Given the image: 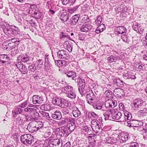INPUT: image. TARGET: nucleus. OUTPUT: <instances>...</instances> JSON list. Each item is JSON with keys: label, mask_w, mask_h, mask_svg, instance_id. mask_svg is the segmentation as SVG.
<instances>
[{"label": "nucleus", "mask_w": 147, "mask_h": 147, "mask_svg": "<svg viewBox=\"0 0 147 147\" xmlns=\"http://www.w3.org/2000/svg\"><path fill=\"white\" fill-rule=\"evenodd\" d=\"M74 80L76 83H78V85L82 84V85H85V81L84 79H81L80 77H78L77 78H75Z\"/></svg>", "instance_id": "obj_48"}, {"label": "nucleus", "mask_w": 147, "mask_h": 147, "mask_svg": "<svg viewBox=\"0 0 147 147\" xmlns=\"http://www.w3.org/2000/svg\"><path fill=\"white\" fill-rule=\"evenodd\" d=\"M44 67L45 71L47 72L53 73L55 71L54 68L51 63L49 64H45Z\"/></svg>", "instance_id": "obj_33"}, {"label": "nucleus", "mask_w": 147, "mask_h": 147, "mask_svg": "<svg viewBox=\"0 0 147 147\" xmlns=\"http://www.w3.org/2000/svg\"><path fill=\"white\" fill-rule=\"evenodd\" d=\"M115 53L117 54V55L115 54V55H111L107 58L109 62L112 63L115 62L118 59H121V57L119 55V54L118 52H115Z\"/></svg>", "instance_id": "obj_23"}, {"label": "nucleus", "mask_w": 147, "mask_h": 147, "mask_svg": "<svg viewBox=\"0 0 147 147\" xmlns=\"http://www.w3.org/2000/svg\"><path fill=\"white\" fill-rule=\"evenodd\" d=\"M73 116L76 117H77L81 115V113L78 109L76 107L73 108L72 112Z\"/></svg>", "instance_id": "obj_40"}, {"label": "nucleus", "mask_w": 147, "mask_h": 147, "mask_svg": "<svg viewBox=\"0 0 147 147\" xmlns=\"http://www.w3.org/2000/svg\"><path fill=\"white\" fill-rule=\"evenodd\" d=\"M81 31L83 32H88L90 31L91 32L94 31L93 26L90 24L82 25L80 28Z\"/></svg>", "instance_id": "obj_20"}, {"label": "nucleus", "mask_w": 147, "mask_h": 147, "mask_svg": "<svg viewBox=\"0 0 147 147\" xmlns=\"http://www.w3.org/2000/svg\"><path fill=\"white\" fill-rule=\"evenodd\" d=\"M142 103L143 101L141 99H135L132 103V108L134 110H137L142 106Z\"/></svg>", "instance_id": "obj_13"}, {"label": "nucleus", "mask_w": 147, "mask_h": 147, "mask_svg": "<svg viewBox=\"0 0 147 147\" xmlns=\"http://www.w3.org/2000/svg\"><path fill=\"white\" fill-rule=\"evenodd\" d=\"M45 39L49 46L55 45L56 44V39L54 37L47 36L45 37Z\"/></svg>", "instance_id": "obj_22"}, {"label": "nucleus", "mask_w": 147, "mask_h": 147, "mask_svg": "<svg viewBox=\"0 0 147 147\" xmlns=\"http://www.w3.org/2000/svg\"><path fill=\"white\" fill-rule=\"evenodd\" d=\"M114 84L119 87L122 88L124 86V82L123 81L121 80L119 78L114 79L113 81Z\"/></svg>", "instance_id": "obj_29"}, {"label": "nucleus", "mask_w": 147, "mask_h": 147, "mask_svg": "<svg viewBox=\"0 0 147 147\" xmlns=\"http://www.w3.org/2000/svg\"><path fill=\"white\" fill-rule=\"evenodd\" d=\"M10 41L12 43H14V44L16 45V46H18L19 44V42L21 41L20 39L17 37L12 38L6 40V42H8Z\"/></svg>", "instance_id": "obj_42"}, {"label": "nucleus", "mask_w": 147, "mask_h": 147, "mask_svg": "<svg viewBox=\"0 0 147 147\" xmlns=\"http://www.w3.org/2000/svg\"><path fill=\"white\" fill-rule=\"evenodd\" d=\"M40 125H36L34 127H31L29 128V131L31 133H36V132L40 128H41L43 127V125L42 124H41V123H42L41 122H39Z\"/></svg>", "instance_id": "obj_26"}, {"label": "nucleus", "mask_w": 147, "mask_h": 147, "mask_svg": "<svg viewBox=\"0 0 147 147\" xmlns=\"http://www.w3.org/2000/svg\"><path fill=\"white\" fill-rule=\"evenodd\" d=\"M123 78L125 79H134L136 78L134 74L131 71H128L126 73H125L123 75Z\"/></svg>", "instance_id": "obj_30"}, {"label": "nucleus", "mask_w": 147, "mask_h": 147, "mask_svg": "<svg viewBox=\"0 0 147 147\" xmlns=\"http://www.w3.org/2000/svg\"><path fill=\"white\" fill-rule=\"evenodd\" d=\"M11 29L12 30L11 34H13L15 36H17V35H20L21 32L20 30L19 29V28L15 26L11 25Z\"/></svg>", "instance_id": "obj_28"}, {"label": "nucleus", "mask_w": 147, "mask_h": 147, "mask_svg": "<svg viewBox=\"0 0 147 147\" xmlns=\"http://www.w3.org/2000/svg\"><path fill=\"white\" fill-rule=\"evenodd\" d=\"M147 113V109L144 108L142 110H140L138 112V114L140 117H141L145 116Z\"/></svg>", "instance_id": "obj_53"}, {"label": "nucleus", "mask_w": 147, "mask_h": 147, "mask_svg": "<svg viewBox=\"0 0 147 147\" xmlns=\"http://www.w3.org/2000/svg\"><path fill=\"white\" fill-rule=\"evenodd\" d=\"M57 55L58 58L61 59L68 60L70 57L68 52L63 49L59 50L57 53Z\"/></svg>", "instance_id": "obj_6"}, {"label": "nucleus", "mask_w": 147, "mask_h": 147, "mask_svg": "<svg viewBox=\"0 0 147 147\" xmlns=\"http://www.w3.org/2000/svg\"><path fill=\"white\" fill-rule=\"evenodd\" d=\"M26 118V120L27 121H34L37 120L38 117H34L32 115H29L28 114H26L24 115Z\"/></svg>", "instance_id": "obj_39"}, {"label": "nucleus", "mask_w": 147, "mask_h": 147, "mask_svg": "<svg viewBox=\"0 0 147 147\" xmlns=\"http://www.w3.org/2000/svg\"><path fill=\"white\" fill-rule=\"evenodd\" d=\"M80 5H76L73 7L69 9H68V11L70 13H73L78 9V8L79 7Z\"/></svg>", "instance_id": "obj_60"}, {"label": "nucleus", "mask_w": 147, "mask_h": 147, "mask_svg": "<svg viewBox=\"0 0 147 147\" xmlns=\"http://www.w3.org/2000/svg\"><path fill=\"white\" fill-rule=\"evenodd\" d=\"M114 92H118V93L116 95H117V96L120 97V98H122L125 96V93L123 89L115 90Z\"/></svg>", "instance_id": "obj_50"}, {"label": "nucleus", "mask_w": 147, "mask_h": 147, "mask_svg": "<svg viewBox=\"0 0 147 147\" xmlns=\"http://www.w3.org/2000/svg\"><path fill=\"white\" fill-rule=\"evenodd\" d=\"M49 144V147H61L62 146V141L59 138H55L51 141Z\"/></svg>", "instance_id": "obj_9"}, {"label": "nucleus", "mask_w": 147, "mask_h": 147, "mask_svg": "<svg viewBox=\"0 0 147 147\" xmlns=\"http://www.w3.org/2000/svg\"><path fill=\"white\" fill-rule=\"evenodd\" d=\"M89 118L93 120H98L97 119H98V115L94 112L91 111L89 112L88 114Z\"/></svg>", "instance_id": "obj_41"}, {"label": "nucleus", "mask_w": 147, "mask_h": 147, "mask_svg": "<svg viewBox=\"0 0 147 147\" xmlns=\"http://www.w3.org/2000/svg\"><path fill=\"white\" fill-rule=\"evenodd\" d=\"M124 119L125 120H128L130 121L132 119V116L131 114L127 111L125 112L124 111Z\"/></svg>", "instance_id": "obj_46"}, {"label": "nucleus", "mask_w": 147, "mask_h": 147, "mask_svg": "<svg viewBox=\"0 0 147 147\" xmlns=\"http://www.w3.org/2000/svg\"><path fill=\"white\" fill-rule=\"evenodd\" d=\"M60 97H55L53 98L52 100L53 103L55 105L59 106L60 105V102L61 100Z\"/></svg>", "instance_id": "obj_47"}, {"label": "nucleus", "mask_w": 147, "mask_h": 147, "mask_svg": "<svg viewBox=\"0 0 147 147\" xmlns=\"http://www.w3.org/2000/svg\"><path fill=\"white\" fill-rule=\"evenodd\" d=\"M121 38L126 43L129 44L130 41L128 36L125 34H122L121 36Z\"/></svg>", "instance_id": "obj_51"}, {"label": "nucleus", "mask_w": 147, "mask_h": 147, "mask_svg": "<svg viewBox=\"0 0 147 147\" xmlns=\"http://www.w3.org/2000/svg\"><path fill=\"white\" fill-rule=\"evenodd\" d=\"M66 96L71 99H74L76 96V94L74 90L70 92L65 93Z\"/></svg>", "instance_id": "obj_44"}, {"label": "nucleus", "mask_w": 147, "mask_h": 147, "mask_svg": "<svg viewBox=\"0 0 147 147\" xmlns=\"http://www.w3.org/2000/svg\"><path fill=\"white\" fill-rule=\"evenodd\" d=\"M64 89L66 93H68L74 90L73 88L70 86L67 85L64 87Z\"/></svg>", "instance_id": "obj_56"}, {"label": "nucleus", "mask_w": 147, "mask_h": 147, "mask_svg": "<svg viewBox=\"0 0 147 147\" xmlns=\"http://www.w3.org/2000/svg\"><path fill=\"white\" fill-rule=\"evenodd\" d=\"M37 65L34 63L31 64L28 67L29 70L31 72H34L37 69Z\"/></svg>", "instance_id": "obj_54"}, {"label": "nucleus", "mask_w": 147, "mask_h": 147, "mask_svg": "<svg viewBox=\"0 0 147 147\" xmlns=\"http://www.w3.org/2000/svg\"><path fill=\"white\" fill-rule=\"evenodd\" d=\"M30 60V57L28 53H22L18 57L17 62L26 63L29 61Z\"/></svg>", "instance_id": "obj_7"}, {"label": "nucleus", "mask_w": 147, "mask_h": 147, "mask_svg": "<svg viewBox=\"0 0 147 147\" xmlns=\"http://www.w3.org/2000/svg\"><path fill=\"white\" fill-rule=\"evenodd\" d=\"M117 104V101L115 100H108L106 101L105 106L107 108H113Z\"/></svg>", "instance_id": "obj_14"}, {"label": "nucleus", "mask_w": 147, "mask_h": 147, "mask_svg": "<svg viewBox=\"0 0 147 147\" xmlns=\"http://www.w3.org/2000/svg\"><path fill=\"white\" fill-rule=\"evenodd\" d=\"M14 43H12L10 41L9 42H4L3 44L2 48L4 51H10L16 47H17Z\"/></svg>", "instance_id": "obj_8"}, {"label": "nucleus", "mask_w": 147, "mask_h": 147, "mask_svg": "<svg viewBox=\"0 0 147 147\" xmlns=\"http://www.w3.org/2000/svg\"><path fill=\"white\" fill-rule=\"evenodd\" d=\"M127 126L129 127H140L143 125L142 120H134L132 119L127 122Z\"/></svg>", "instance_id": "obj_3"}, {"label": "nucleus", "mask_w": 147, "mask_h": 147, "mask_svg": "<svg viewBox=\"0 0 147 147\" xmlns=\"http://www.w3.org/2000/svg\"><path fill=\"white\" fill-rule=\"evenodd\" d=\"M36 110L35 109L28 107L24 109V111L25 112L28 113L30 114L34 113V115H36V116H38L39 114L36 112Z\"/></svg>", "instance_id": "obj_36"}, {"label": "nucleus", "mask_w": 147, "mask_h": 147, "mask_svg": "<svg viewBox=\"0 0 147 147\" xmlns=\"http://www.w3.org/2000/svg\"><path fill=\"white\" fill-rule=\"evenodd\" d=\"M106 142L107 143L112 145H118L120 143L118 138L113 137H108L106 138Z\"/></svg>", "instance_id": "obj_12"}, {"label": "nucleus", "mask_w": 147, "mask_h": 147, "mask_svg": "<svg viewBox=\"0 0 147 147\" xmlns=\"http://www.w3.org/2000/svg\"><path fill=\"white\" fill-rule=\"evenodd\" d=\"M60 103V105L59 107L63 108L67 107L69 105V103L67 100L62 98Z\"/></svg>", "instance_id": "obj_38"}, {"label": "nucleus", "mask_w": 147, "mask_h": 147, "mask_svg": "<svg viewBox=\"0 0 147 147\" xmlns=\"http://www.w3.org/2000/svg\"><path fill=\"white\" fill-rule=\"evenodd\" d=\"M112 116V119L118 120L121 119L122 114L120 112H115L114 109V112H113V114Z\"/></svg>", "instance_id": "obj_32"}, {"label": "nucleus", "mask_w": 147, "mask_h": 147, "mask_svg": "<svg viewBox=\"0 0 147 147\" xmlns=\"http://www.w3.org/2000/svg\"><path fill=\"white\" fill-rule=\"evenodd\" d=\"M10 60L9 57L7 55L2 54L0 55V62L2 63H5Z\"/></svg>", "instance_id": "obj_34"}, {"label": "nucleus", "mask_w": 147, "mask_h": 147, "mask_svg": "<svg viewBox=\"0 0 147 147\" xmlns=\"http://www.w3.org/2000/svg\"><path fill=\"white\" fill-rule=\"evenodd\" d=\"M102 121V119L101 117H99L98 120H92L91 127L93 131L96 134L100 133L101 130L102 129L103 125Z\"/></svg>", "instance_id": "obj_1"}, {"label": "nucleus", "mask_w": 147, "mask_h": 147, "mask_svg": "<svg viewBox=\"0 0 147 147\" xmlns=\"http://www.w3.org/2000/svg\"><path fill=\"white\" fill-rule=\"evenodd\" d=\"M13 65L17 67L23 74H27L28 70L27 67L21 62H15L13 63Z\"/></svg>", "instance_id": "obj_4"}, {"label": "nucleus", "mask_w": 147, "mask_h": 147, "mask_svg": "<svg viewBox=\"0 0 147 147\" xmlns=\"http://www.w3.org/2000/svg\"><path fill=\"white\" fill-rule=\"evenodd\" d=\"M115 32H117V34H126L127 29L126 28L123 26L118 27L115 29Z\"/></svg>", "instance_id": "obj_24"}, {"label": "nucleus", "mask_w": 147, "mask_h": 147, "mask_svg": "<svg viewBox=\"0 0 147 147\" xmlns=\"http://www.w3.org/2000/svg\"><path fill=\"white\" fill-rule=\"evenodd\" d=\"M140 25L138 23L135 22L132 26V28L134 30L136 31H139V28L140 27Z\"/></svg>", "instance_id": "obj_64"}, {"label": "nucleus", "mask_w": 147, "mask_h": 147, "mask_svg": "<svg viewBox=\"0 0 147 147\" xmlns=\"http://www.w3.org/2000/svg\"><path fill=\"white\" fill-rule=\"evenodd\" d=\"M21 141L24 144L28 146L34 142V137L30 134H25L21 137Z\"/></svg>", "instance_id": "obj_2"}, {"label": "nucleus", "mask_w": 147, "mask_h": 147, "mask_svg": "<svg viewBox=\"0 0 147 147\" xmlns=\"http://www.w3.org/2000/svg\"><path fill=\"white\" fill-rule=\"evenodd\" d=\"M40 108L41 110L45 111H48L51 109V105L48 103L42 104Z\"/></svg>", "instance_id": "obj_43"}, {"label": "nucleus", "mask_w": 147, "mask_h": 147, "mask_svg": "<svg viewBox=\"0 0 147 147\" xmlns=\"http://www.w3.org/2000/svg\"><path fill=\"white\" fill-rule=\"evenodd\" d=\"M22 26L24 27V29L28 28L30 27L29 23L27 20H24L23 23L22 24Z\"/></svg>", "instance_id": "obj_59"}, {"label": "nucleus", "mask_w": 147, "mask_h": 147, "mask_svg": "<svg viewBox=\"0 0 147 147\" xmlns=\"http://www.w3.org/2000/svg\"><path fill=\"white\" fill-rule=\"evenodd\" d=\"M53 131L52 129L49 128L47 129L44 132V136L45 138L49 137L50 139L52 138V136L53 135Z\"/></svg>", "instance_id": "obj_25"}, {"label": "nucleus", "mask_w": 147, "mask_h": 147, "mask_svg": "<svg viewBox=\"0 0 147 147\" xmlns=\"http://www.w3.org/2000/svg\"><path fill=\"white\" fill-rule=\"evenodd\" d=\"M81 129L83 131L86 133L90 132L91 131L90 127L86 125L82 126Z\"/></svg>", "instance_id": "obj_63"}, {"label": "nucleus", "mask_w": 147, "mask_h": 147, "mask_svg": "<svg viewBox=\"0 0 147 147\" xmlns=\"http://www.w3.org/2000/svg\"><path fill=\"white\" fill-rule=\"evenodd\" d=\"M90 89L85 87V85H82L81 86H78V91L82 96H86Z\"/></svg>", "instance_id": "obj_10"}, {"label": "nucleus", "mask_w": 147, "mask_h": 147, "mask_svg": "<svg viewBox=\"0 0 147 147\" xmlns=\"http://www.w3.org/2000/svg\"><path fill=\"white\" fill-rule=\"evenodd\" d=\"M65 120L67 122L72 123L73 124L75 123V119L72 117V116L71 115L70 116H69L68 117H67L65 119Z\"/></svg>", "instance_id": "obj_58"}, {"label": "nucleus", "mask_w": 147, "mask_h": 147, "mask_svg": "<svg viewBox=\"0 0 147 147\" xmlns=\"http://www.w3.org/2000/svg\"><path fill=\"white\" fill-rule=\"evenodd\" d=\"M63 73L69 79L74 80L76 77V74L75 72L72 71H63Z\"/></svg>", "instance_id": "obj_15"}, {"label": "nucleus", "mask_w": 147, "mask_h": 147, "mask_svg": "<svg viewBox=\"0 0 147 147\" xmlns=\"http://www.w3.org/2000/svg\"><path fill=\"white\" fill-rule=\"evenodd\" d=\"M90 103V105H92L93 108L96 110L102 109L104 110L105 109L104 103L100 100H98L96 101H93Z\"/></svg>", "instance_id": "obj_5"}, {"label": "nucleus", "mask_w": 147, "mask_h": 147, "mask_svg": "<svg viewBox=\"0 0 147 147\" xmlns=\"http://www.w3.org/2000/svg\"><path fill=\"white\" fill-rule=\"evenodd\" d=\"M23 111V110L18 105L12 111L13 116L16 118L19 114H22Z\"/></svg>", "instance_id": "obj_18"}, {"label": "nucleus", "mask_w": 147, "mask_h": 147, "mask_svg": "<svg viewBox=\"0 0 147 147\" xmlns=\"http://www.w3.org/2000/svg\"><path fill=\"white\" fill-rule=\"evenodd\" d=\"M79 18V16L78 15H75L73 16L70 20V24L71 25L73 26L75 25L78 22Z\"/></svg>", "instance_id": "obj_35"}, {"label": "nucleus", "mask_w": 147, "mask_h": 147, "mask_svg": "<svg viewBox=\"0 0 147 147\" xmlns=\"http://www.w3.org/2000/svg\"><path fill=\"white\" fill-rule=\"evenodd\" d=\"M69 14L66 12H63L59 16L60 20L63 22L67 21L69 19Z\"/></svg>", "instance_id": "obj_37"}, {"label": "nucleus", "mask_w": 147, "mask_h": 147, "mask_svg": "<svg viewBox=\"0 0 147 147\" xmlns=\"http://www.w3.org/2000/svg\"><path fill=\"white\" fill-rule=\"evenodd\" d=\"M32 15H34L33 16L36 18H39L42 16L41 13L38 10L36 11L33 12Z\"/></svg>", "instance_id": "obj_55"}, {"label": "nucleus", "mask_w": 147, "mask_h": 147, "mask_svg": "<svg viewBox=\"0 0 147 147\" xmlns=\"http://www.w3.org/2000/svg\"><path fill=\"white\" fill-rule=\"evenodd\" d=\"M114 111V109H111L109 110L105 111V112L103 114L105 120H112V115Z\"/></svg>", "instance_id": "obj_16"}, {"label": "nucleus", "mask_w": 147, "mask_h": 147, "mask_svg": "<svg viewBox=\"0 0 147 147\" xmlns=\"http://www.w3.org/2000/svg\"><path fill=\"white\" fill-rule=\"evenodd\" d=\"M102 21V16H98L96 19L95 20L94 22L95 24L98 25H100Z\"/></svg>", "instance_id": "obj_61"}, {"label": "nucleus", "mask_w": 147, "mask_h": 147, "mask_svg": "<svg viewBox=\"0 0 147 147\" xmlns=\"http://www.w3.org/2000/svg\"><path fill=\"white\" fill-rule=\"evenodd\" d=\"M68 125L65 127H63L61 129V131L60 132L58 133L60 135L61 137L63 136H65L67 137L70 134V132L68 128Z\"/></svg>", "instance_id": "obj_19"}, {"label": "nucleus", "mask_w": 147, "mask_h": 147, "mask_svg": "<svg viewBox=\"0 0 147 147\" xmlns=\"http://www.w3.org/2000/svg\"><path fill=\"white\" fill-rule=\"evenodd\" d=\"M55 65L59 67L62 66L65 64V61L64 60H55Z\"/></svg>", "instance_id": "obj_49"}, {"label": "nucleus", "mask_w": 147, "mask_h": 147, "mask_svg": "<svg viewBox=\"0 0 147 147\" xmlns=\"http://www.w3.org/2000/svg\"><path fill=\"white\" fill-rule=\"evenodd\" d=\"M86 98L88 104L90 103L89 102H93V100L95 98L94 95L93 91L90 89V91H88L87 94H86Z\"/></svg>", "instance_id": "obj_17"}, {"label": "nucleus", "mask_w": 147, "mask_h": 147, "mask_svg": "<svg viewBox=\"0 0 147 147\" xmlns=\"http://www.w3.org/2000/svg\"><path fill=\"white\" fill-rule=\"evenodd\" d=\"M40 113L42 115V116L44 119L46 118L47 119H49L51 118L49 115V113H48L42 111L40 112Z\"/></svg>", "instance_id": "obj_57"}, {"label": "nucleus", "mask_w": 147, "mask_h": 147, "mask_svg": "<svg viewBox=\"0 0 147 147\" xmlns=\"http://www.w3.org/2000/svg\"><path fill=\"white\" fill-rule=\"evenodd\" d=\"M63 46L68 51L71 52L72 51L73 49L72 43L70 41H65L63 43Z\"/></svg>", "instance_id": "obj_27"}, {"label": "nucleus", "mask_w": 147, "mask_h": 147, "mask_svg": "<svg viewBox=\"0 0 147 147\" xmlns=\"http://www.w3.org/2000/svg\"><path fill=\"white\" fill-rule=\"evenodd\" d=\"M38 10V9L36 5L32 4L30 5V11H32L31 12L32 13L33 12L36 11Z\"/></svg>", "instance_id": "obj_62"}, {"label": "nucleus", "mask_w": 147, "mask_h": 147, "mask_svg": "<svg viewBox=\"0 0 147 147\" xmlns=\"http://www.w3.org/2000/svg\"><path fill=\"white\" fill-rule=\"evenodd\" d=\"M51 116L53 119L57 120L60 119L62 118L61 113L59 110L54 112L53 113L51 114Z\"/></svg>", "instance_id": "obj_31"}, {"label": "nucleus", "mask_w": 147, "mask_h": 147, "mask_svg": "<svg viewBox=\"0 0 147 147\" xmlns=\"http://www.w3.org/2000/svg\"><path fill=\"white\" fill-rule=\"evenodd\" d=\"M43 98L41 96L37 95H34L32 97V102L34 104H39L43 101Z\"/></svg>", "instance_id": "obj_21"}, {"label": "nucleus", "mask_w": 147, "mask_h": 147, "mask_svg": "<svg viewBox=\"0 0 147 147\" xmlns=\"http://www.w3.org/2000/svg\"><path fill=\"white\" fill-rule=\"evenodd\" d=\"M117 137L118 138L120 143H125L127 140L129 139L130 137L128 133L119 134Z\"/></svg>", "instance_id": "obj_11"}, {"label": "nucleus", "mask_w": 147, "mask_h": 147, "mask_svg": "<svg viewBox=\"0 0 147 147\" xmlns=\"http://www.w3.org/2000/svg\"><path fill=\"white\" fill-rule=\"evenodd\" d=\"M44 3L46 5V8L48 9L52 8L53 3L51 0H44Z\"/></svg>", "instance_id": "obj_45"}, {"label": "nucleus", "mask_w": 147, "mask_h": 147, "mask_svg": "<svg viewBox=\"0 0 147 147\" xmlns=\"http://www.w3.org/2000/svg\"><path fill=\"white\" fill-rule=\"evenodd\" d=\"M43 61L42 59H40L37 60L34 63L37 65V68L40 69L43 66Z\"/></svg>", "instance_id": "obj_52"}]
</instances>
